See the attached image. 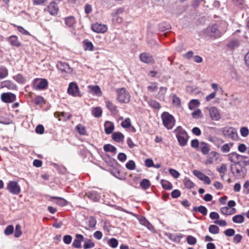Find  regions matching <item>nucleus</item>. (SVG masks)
Wrapping results in <instances>:
<instances>
[{
    "instance_id": "1",
    "label": "nucleus",
    "mask_w": 249,
    "mask_h": 249,
    "mask_svg": "<svg viewBox=\"0 0 249 249\" xmlns=\"http://www.w3.org/2000/svg\"><path fill=\"white\" fill-rule=\"evenodd\" d=\"M227 24L226 22H222L221 26L216 24L213 25L208 27L205 31L206 36L213 38H217L226 31Z\"/></svg>"
},
{
    "instance_id": "2",
    "label": "nucleus",
    "mask_w": 249,
    "mask_h": 249,
    "mask_svg": "<svg viewBox=\"0 0 249 249\" xmlns=\"http://www.w3.org/2000/svg\"><path fill=\"white\" fill-rule=\"evenodd\" d=\"M163 125L167 129H171L175 125L176 121L174 117L167 112H164L161 115Z\"/></svg>"
},
{
    "instance_id": "3",
    "label": "nucleus",
    "mask_w": 249,
    "mask_h": 249,
    "mask_svg": "<svg viewBox=\"0 0 249 249\" xmlns=\"http://www.w3.org/2000/svg\"><path fill=\"white\" fill-rule=\"evenodd\" d=\"M117 100L121 103H127L130 101V96L125 89L123 88L117 89Z\"/></svg>"
},
{
    "instance_id": "4",
    "label": "nucleus",
    "mask_w": 249,
    "mask_h": 249,
    "mask_svg": "<svg viewBox=\"0 0 249 249\" xmlns=\"http://www.w3.org/2000/svg\"><path fill=\"white\" fill-rule=\"evenodd\" d=\"M231 168L232 173L237 178L243 177L246 172V168L240 163L232 164Z\"/></svg>"
},
{
    "instance_id": "5",
    "label": "nucleus",
    "mask_w": 249,
    "mask_h": 249,
    "mask_svg": "<svg viewBox=\"0 0 249 249\" xmlns=\"http://www.w3.org/2000/svg\"><path fill=\"white\" fill-rule=\"evenodd\" d=\"M48 86L47 79L43 78H36L34 80L32 86L34 89L39 90L46 89Z\"/></svg>"
},
{
    "instance_id": "6",
    "label": "nucleus",
    "mask_w": 249,
    "mask_h": 249,
    "mask_svg": "<svg viewBox=\"0 0 249 249\" xmlns=\"http://www.w3.org/2000/svg\"><path fill=\"white\" fill-rule=\"evenodd\" d=\"M6 189L11 194L14 195H18L21 192L20 185L15 181H10L7 183Z\"/></svg>"
},
{
    "instance_id": "7",
    "label": "nucleus",
    "mask_w": 249,
    "mask_h": 249,
    "mask_svg": "<svg viewBox=\"0 0 249 249\" xmlns=\"http://www.w3.org/2000/svg\"><path fill=\"white\" fill-rule=\"evenodd\" d=\"M68 92L70 95L74 97H81L82 94L79 91L78 85L76 82H71L69 84Z\"/></svg>"
},
{
    "instance_id": "8",
    "label": "nucleus",
    "mask_w": 249,
    "mask_h": 249,
    "mask_svg": "<svg viewBox=\"0 0 249 249\" xmlns=\"http://www.w3.org/2000/svg\"><path fill=\"white\" fill-rule=\"evenodd\" d=\"M223 134L227 137L233 140H237L238 138L237 133L232 127H225L223 131Z\"/></svg>"
},
{
    "instance_id": "9",
    "label": "nucleus",
    "mask_w": 249,
    "mask_h": 249,
    "mask_svg": "<svg viewBox=\"0 0 249 249\" xmlns=\"http://www.w3.org/2000/svg\"><path fill=\"white\" fill-rule=\"evenodd\" d=\"M220 158L219 153L215 151H211L207 156L206 160L204 161V163L206 165L212 164L216 162Z\"/></svg>"
},
{
    "instance_id": "10",
    "label": "nucleus",
    "mask_w": 249,
    "mask_h": 249,
    "mask_svg": "<svg viewBox=\"0 0 249 249\" xmlns=\"http://www.w3.org/2000/svg\"><path fill=\"white\" fill-rule=\"evenodd\" d=\"M228 160L233 164L240 163L243 158V156L240 155L236 152H231L227 155Z\"/></svg>"
},
{
    "instance_id": "11",
    "label": "nucleus",
    "mask_w": 249,
    "mask_h": 249,
    "mask_svg": "<svg viewBox=\"0 0 249 249\" xmlns=\"http://www.w3.org/2000/svg\"><path fill=\"white\" fill-rule=\"evenodd\" d=\"M193 174L198 179L204 182L206 184L209 185L211 184V181L210 178L205 175L203 173L197 170H194L193 172Z\"/></svg>"
},
{
    "instance_id": "12",
    "label": "nucleus",
    "mask_w": 249,
    "mask_h": 249,
    "mask_svg": "<svg viewBox=\"0 0 249 249\" xmlns=\"http://www.w3.org/2000/svg\"><path fill=\"white\" fill-rule=\"evenodd\" d=\"M91 29L97 33H104L107 32V27L106 25L95 23L92 24Z\"/></svg>"
},
{
    "instance_id": "13",
    "label": "nucleus",
    "mask_w": 249,
    "mask_h": 249,
    "mask_svg": "<svg viewBox=\"0 0 249 249\" xmlns=\"http://www.w3.org/2000/svg\"><path fill=\"white\" fill-rule=\"evenodd\" d=\"M56 67L62 72L71 73L72 71V69L69 66L68 64L65 62H59L57 64Z\"/></svg>"
},
{
    "instance_id": "14",
    "label": "nucleus",
    "mask_w": 249,
    "mask_h": 249,
    "mask_svg": "<svg viewBox=\"0 0 249 249\" xmlns=\"http://www.w3.org/2000/svg\"><path fill=\"white\" fill-rule=\"evenodd\" d=\"M16 95L11 92L3 93L1 95V100L5 103H11L16 100Z\"/></svg>"
},
{
    "instance_id": "15",
    "label": "nucleus",
    "mask_w": 249,
    "mask_h": 249,
    "mask_svg": "<svg viewBox=\"0 0 249 249\" xmlns=\"http://www.w3.org/2000/svg\"><path fill=\"white\" fill-rule=\"evenodd\" d=\"M84 237L80 234L75 235V239H74L72 246L76 249H80L81 248V242L84 241Z\"/></svg>"
},
{
    "instance_id": "16",
    "label": "nucleus",
    "mask_w": 249,
    "mask_h": 249,
    "mask_svg": "<svg viewBox=\"0 0 249 249\" xmlns=\"http://www.w3.org/2000/svg\"><path fill=\"white\" fill-rule=\"evenodd\" d=\"M2 88H6L9 90H17V86L13 82L10 80L2 81L0 84Z\"/></svg>"
},
{
    "instance_id": "17",
    "label": "nucleus",
    "mask_w": 249,
    "mask_h": 249,
    "mask_svg": "<svg viewBox=\"0 0 249 249\" xmlns=\"http://www.w3.org/2000/svg\"><path fill=\"white\" fill-rule=\"evenodd\" d=\"M140 60L145 63H150L154 62V59L151 54L146 53H143L140 55Z\"/></svg>"
},
{
    "instance_id": "18",
    "label": "nucleus",
    "mask_w": 249,
    "mask_h": 249,
    "mask_svg": "<svg viewBox=\"0 0 249 249\" xmlns=\"http://www.w3.org/2000/svg\"><path fill=\"white\" fill-rule=\"evenodd\" d=\"M86 195L89 199L94 201H99L101 197L100 194L97 192L93 190L88 192L86 193Z\"/></svg>"
},
{
    "instance_id": "19",
    "label": "nucleus",
    "mask_w": 249,
    "mask_h": 249,
    "mask_svg": "<svg viewBox=\"0 0 249 249\" xmlns=\"http://www.w3.org/2000/svg\"><path fill=\"white\" fill-rule=\"evenodd\" d=\"M7 41L13 47H19L21 46V43L16 36H11L7 38Z\"/></svg>"
},
{
    "instance_id": "20",
    "label": "nucleus",
    "mask_w": 249,
    "mask_h": 249,
    "mask_svg": "<svg viewBox=\"0 0 249 249\" xmlns=\"http://www.w3.org/2000/svg\"><path fill=\"white\" fill-rule=\"evenodd\" d=\"M210 115L212 119L217 121L220 119V114L217 108L212 107L209 109Z\"/></svg>"
},
{
    "instance_id": "21",
    "label": "nucleus",
    "mask_w": 249,
    "mask_h": 249,
    "mask_svg": "<svg viewBox=\"0 0 249 249\" xmlns=\"http://www.w3.org/2000/svg\"><path fill=\"white\" fill-rule=\"evenodd\" d=\"M88 89H89V92L92 95L100 97L102 94L100 88L97 85L89 86Z\"/></svg>"
},
{
    "instance_id": "22",
    "label": "nucleus",
    "mask_w": 249,
    "mask_h": 249,
    "mask_svg": "<svg viewBox=\"0 0 249 249\" xmlns=\"http://www.w3.org/2000/svg\"><path fill=\"white\" fill-rule=\"evenodd\" d=\"M58 7L57 4L54 2H51L48 6V11L49 13L53 16L57 14L58 12Z\"/></svg>"
},
{
    "instance_id": "23",
    "label": "nucleus",
    "mask_w": 249,
    "mask_h": 249,
    "mask_svg": "<svg viewBox=\"0 0 249 249\" xmlns=\"http://www.w3.org/2000/svg\"><path fill=\"white\" fill-rule=\"evenodd\" d=\"M65 25L70 28H73L76 24V20L74 17L70 16L64 18Z\"/></svg>"
},
{
    "instance_id": "24",
    "label": "nucleus",
    "mask_w": 249,
    "mask_h": 249,
    "mask_svg": "<svg viewBox=\"0 0 249 249\" xmlns=\"http://www.w3.org/2000/svg\"><path fill=\"white\" fill-rule=\"evenodd\" d=\"M105 131L107 134H110L112 133L114 129V125L113 123L110 121H106L104 124Z\"/></svg>"
},
{
    "instance_id": "25",
    "label": "nucleus",
    "mask_w": 249,
    "mask_h": 249,
    "mask_svg": "<svg viewBox=\"0 0 249 249\" xmlns=\"http://www.w3.org/2000/svg\"><path fill=\"white\" fill-rule=\"evenodd\" d=\"M166 236L170 240L177 243L179 242L182 237V236L181 234L178 233H168L166 234Z\"/></svg>"
},
{
    "instance_id": "26",
    "label": "nucleus",
    "mask_w": 249,
    "mask_h": 249,
    "mask_svg": "<svg viewBox=\"0 0 249 249\" xmlns=\"http://www.w3.org/2000/svg\"><path fill=\"white\" fill-rule=\"evenodd\" d=\"M124 138V135L120 132H114L112 135V139L117 142H123Z\"/></svg>"
},
{
    "instance_id": "27",
    "label": "nucleus",
    "mask_w": 249,
    "mask_h": 249,
    "mask_svg": "<svg viewBox=\"0 0 249 249\" xmlns=\"http://www.w3.org/2000/svg\"><path fill=\"white\" fill-rule=\"evenodd\" d=\"M106 105L108 109H109L112 113L116 114L118 112L117 107L115 106L112 102L107 100L106 101Z\"/></svg>"
},
{
    "instance_id": "28",
    "label": "nucleus",
    "mask_w": 249,
    "mask_h": 249,
    "mask_svg": "<svg viewBox=\"0 0 249 249\" xmlns=\"http://www.w3.org/2000/svg\"><path fill=\"white\" fill-rule=\"evenodd\" d=\"M220 212L224 215H231L236 213V209L230 208L228 207H223L221 208Z\"/></svg>"
},
{
    "instance_id": "29",
    "label": "nucleus",
    "mask_w": 249,
    "mask_h": 249,
    "mask_svg": "<svg viewBox=\"0 0 249 249\" xmlns=\"http://www.w3.org/2000/svg\"><path fill=\"white\" fill-rule=\"evenodd\" d=\"M199 148L203 155H207L210 151V146L204 142H201Z\"/></svg>"
},
{
    "instance_id": "30",
    "label": "nucleus",
    "mask_w": 249,
    "mask_h": 249,
    "mask_svg": "<svg viewBox=\"0 0 249 249\" xmlns=\"http://www.w3.org/2000/svg\"><path fill=\"white\" fill-rule=\"evenodd\" d=\"M53 199H55L54 202L60 206H65L67 204V201L62 197H51L50 200L53 201Z\"/></svg>"
},
{
    "instance_id": "31",
    "label": "nucleus",
    "mask_w": 249,
    "mask_h": 249,
    "mask_svg": "<svg viewBox=\"0 0 249 249\" xmlns=\"http://www.w3.org/2000/svg\"><path fill=\"white\" fill-rule=\"evenodd\" d=\"M179 145L181 146H185L187 143L188 140V136L187 133L184 135L180 136L178 138H177Z\"/></svg>"
},
{
    "instance_id": "32",
    "label": "nucleus",
    "mask_w": 249,
    "mask_h": 249,
    "mask_svg": "<svg viewBox=\"0 0 249 249\" xmlns=\"http://www.w3.org/2000/svg\"><path fill=\"white\" fill-rule=\"evenodd\" d=\"M167 88L165 87H160L159 91L157 95V98L160 100H164L165 95L167 92Z\"/></svg>"
},
{
    "instance_id": "33",
    "label": "nucleus",
    "mask_w": 249,
    "mask_h": 249,
    "mask_svg": "<svg viewBox=\"0 0 249 249\" xmlns=\"http://www.w3.org/2000/svg\"><path fill=\"white\" fill-rule=\"evenodd\" d=\"M84 50L85 51H93L94 46L92 43L88 39L83 41Z\"/></svg>"
},
{
    "instance_id": "34",
    "label": "nucleus",
    "mask_w": 249,
    "mask_h": 249,
    "mask_svg": "<svg viewBox=\"0 0 249 249\" xmlns=\"http://www.w3.org/2000/svg\"><path fill=\"white\" fill-rule=\"evenodd\" d=\"M174 133L177 138L180 136L184 135L187 134L186 131L180 126H178L175 130Z\"/></svg>"
},
{
    "instance_id": "35",
    "label": "nucleus",
    "mask_w": 249,
    "mask_h": 249,
    "mask_svg": "<svg viewBox=\"0 0 249 249\" xmlns=\"http://www.w3.org/2000/svg\"><path fill=\"white\" fill-rule=\"evenodd\" d=\"M91 113L92 115L95 117H100L102 114V109L100 107H94L92 109Z\"/></svg>"
},
{
    "instance_id": "36",
    "label": "nucleus",
    "mask_w": 249,
    "mask_h": 249,
    "mask_svg": "<svg viewBox=\"0 0 249 249\" xmlns=\"http://www.w3.org/2000/svg\"><path fill=\"white\" fill-rule=\"evenodd\" d=\"M160 183L164 189L170 190L173 188L172 183L166 180L162 179L160 181Z\"/></svg>"
},
{
    "instance_id": "37",
    "label": "nucleus",
    "mask_w": 249,
    "mask_h": 249,
    "mask_svg": "<svg viewBox=\"0 0 249 249\" xmlns=\"http://www.w3.org/2000/svg\"><path fill=\"white\" fill-rule=\"evenodd\" d=\"M193 211L195 212H198L204 215H206L208 212L207 208L203 206H200L198 207H194Z\"/></svg>"
},
{
    "instance_id": "38",
    "label": "nucleus",
    "mask_w": 249,
    "mask_h": 249,
    "mask_svg": "<svg viewBox=\"0 0 249 249\" xmlns=\"http://www.w3.org/2000/svg\"><path fill=\"white\" fill-rule=\"evenodd\" d=\"M158 89V84L156 82H151L147 87V90L150 92H156Z\"/></svg>"
},
{
    "instance_id": "39",
    "label": "nucleus",
    "mask_w": 249,
    "mask_h": 249,
    "mask_svg": "<svg viewBox=\"0 0 249 249\" xmlns=\"http://www.w3.org/2000/svg\"><path fill=\"white\" fill-rule=\"evenodd\" d=\"M232 220L234 223L240 224L244 221V217L243 214H237L232 217Z\"/></svg>"
},
{
    "instance_id": "40",
    "label": "nucleus",
    "mask_w": 249,
    "mask_h": 249,
    "mask_svg": "<svg viewBox=\"0 0 249 249\" xmlns=\"http://www.w3.org/2000/svg\"><path fill=\"white\" fill-rule=\"evenodd\" d=\"M233 145L232 142L225 143L223 144L220 148L221 151L223 153H227L230 151L231 148Z\"/></svg>"
},
{
    "instance_id": "41",
    "label": "nucleus",
    "mask_w": 249,
    "mask_h": 249,
    "mask_svg": "<svg viewBox=\"0 0 249 249\" xmlns=\"http://www.w3.org/2000/svg\"><path fill=\"white\" fill-rule=\"evenodd\" d=\"M8 75V69L3 66H0V79L6 78Z\"/></svg>"
},
{
    "instance_id": "42",
    "label": "nucleus",
    "mask_w": 249,
    "mask_h": 249,
    "mask_svg": "<svg viewBox=\"0 0 249 249\" xmlns=\"http://www.w3.org/2000/svg\"><path fill=\"white\" fill-rule=\"evenodd\" d=\"M13 78L18 83L21 84H24L26 82L25 78L21 74H18L16 76H14Z\"/></svg>"
},
{
    "instance_id": "43",
    "label": "nucleus",
    "mask_w": 249,
    "mask_h": 249,
    "mask_svg": "<svg viewBox=\"0 0 249 249\" xmlns=\"http://www.w3.org/2000/svg\"><path fill=\"white\" fill-rule=\"evenodd\" d=\"M104 150L106 152H110L114 154L116 153L117 151L116 147L110 144L104 145Z\"/></svg>"
},
{
    "instance_id": "44",
    "label": "nucleus",
    "mask_w": 249,
    "mask_h": 249,
    "mask_svg": "<svg viewBox=\"0 0 249 249\" xmlns=\"http://www.w3.org/2000/svg\"><path fill=\"white\" fill-rule=\"evenodd\" d=\"M200 102L198 100L192 99L191 100L188 105L189 108L191 110H193L195 107L199 105Z\"/></svg>"
},
{
    "instance_id": "45",
    "label": "nucleus",
    "mask_w": 249,
    "mask_h": 249,
    "mask_svg": "<svg viewBox=\"0 0 249 249\" xmlns=\"http://www.w3.org/2000/svg\"><path fill=\"white\" fill-rule=\"evenodd\" d=\"M97 221L93 216H90L88 220V225L90 228H94L96 225Z\"/></svg>"
},
{
    "instance_id": "46",
    "label": "nucleus",
    "mask_w": 249,
    "mask_h": 249,
    "mask_svg": "<svg viewBox=\"0 0 249 249\" xmlns=\"http://www.w3.org/2000/svg\"><path fill=\"white\" fill-rule=\"evenodd\" d=\"M95 246V244L90 239H87L85 240L83 245L84 249H88L93 248Z\"/></svg>"
},
{
    "instance_id": "47",
    "label": "nucleus",
    "mask_w": 249,
    "mask_h": 249,
    "mask_svg": "<svg viewBox=\"0 0 249 249\" xmlns=\"http://www.w3.org/2000/svg\"><path fill=\"white\" fill-rule=\"evenodd\" d=\"M209 231L214 234H216L219 233V229L215 225H211L209 227Z\"/></svg>"
},
{
    "instance_id": "48",
    "label": "nucleus",
    "mask_w": 249,
    "mask_h": 249,
    "mask_svg": "<svg viewBox=\"0 0 249 249\" xmlns=\"http://www.w3.org/2000/svg\"><path fill=\"white\" fill-rule=\"evenodd\" d=\"M140 185L142 189H147L149 187L150 183L149 180L143 179L141 181Z\"/></svg>"
},
{
    "instance_id": "49",
    "label": "nucleus",
    "mask_w": 249,
    "mask_h": 249,
    "mask_svg": "<svg viewBox=\"0 0 249 249\" xmlns=\"http://www.w3.org/2000/svg\"><path fill=\"white\" fill-rule=\"evenodd\" d=\"M76 128L80 135H85L86 134L87 131L86 128L83 125L79 124L76 126Z\"/></svg>"
},
{
    "instance_id": "50",
    "label": "nucleus",
    "mask_w": 249,
    "mask_h": 249,
    "mask_svg": "<svg viewBox=\"0 0 249 249\" xmlns=\"http://www.w3.org/2000/svg\"><path fill=\"white\" fill-rule=\"evenodd\" d=\"M148 104L151 107L155 109H159L160 107L159 103L154 100H149Z\"/></svg>"
},
{
    "instance_id": "51",
    "label": "nucleus",
    "mask_w": 249,
    "mask_h": 249,
    "mask_svg": "<svg viewBox=\"0 0 249 249\" xmlns=\"http://www.w3.org/2000/svg\"><path fill=\"white\" fill-rule=\"evenodd\" d=\"M184 184L186 188L192 189L194 186V183L188 178H185L184 180Z\"/></svg>"
},
{
    "instance_id": "52",
    "label": "nucleus",
    "mask_w": 249,
    "mask_h": 249,
    "mask_svg": "<svg viewBox=\"0 0 249 249\" xmlns=\"http://www.w3.org/2000/svg\"><path fill=\"white\" fill-rule=\"evenodd\" d=\"M192 116L193 118L198 119L202 117L201 111L199 109H197L194 110L192 113Z\"/></svg>"
},
{
    "instance_id": "53",
    "label": "nucleus",
    "mask_w": 249,
    "mask_h": 249,
    "mask_svg": "<svg viewBox=\"0 0 249 249\" xmlns=\"http://www.w3.org/2000/svg\"><path fill=\"white\" fill-rule=\"evenodd\" d=\"M126 168L129 170H133L135 169L136 164L134 160H130L125 164Z\"/></svg>"
},
{
    "instance_id": "54",
    "label": "nucleus",
    "mask_w": 249,
    "mask_h": 249,
    "mask_svg": "<svg viewBox=\"0 0 249 249\" xmlns=\"http://www.w3.org/2000/svg\"><path fill=\"white\" fill-rule=\"evenodd\" d=\"M239 42L237 40H233L231 41L227 45L228 47L231 49H233L239 46Z\"/></svg>"
},
{
    "instance_id": "55",
    "label": "nucleus",
    "mask_w": 249,
    "mask_h": 249,
    "mask_svg": "<svg viewBox=\"0 0 249 249\" xmlns=\"http://www.w3.org/2000/svg\"><path fill=\"white\" fill-rule=\"evenodd\" d=\"M108 245L113 248H115L118 246V240L114 238H111L108 241Z\"/></svg>"
},
{
    "instance_id": "56",
    "label": "nucleus",
    "mask_w": 249,
    "mask_h": 249,
    "mask_svg": "<svg viewBox=\"0 0 249 249\" xmlns=\"http://www.w3.org/2000/svg\"><path fill=\"white\" fill-rule=\"evenodd\" d=\"M186 241L188 244L191 245H194L196 243V238L192 235L187 236Z\"/></svg>"
},
{
    "instance_id": "57",
    "label": "nucleus",
    "mask_w": 249,
    "mask_h": 249,
    "mask_svg": "<svg viewBox=\"0 0 249 249\" xmlns=\"http://www.w3.org/2000/svg\"><path fill=\"white\" fill-rule=\"evenodd\" d=\"M112 21L114 24L120 23L122 22V18L119 15L112 14Z\"/></svg>"
},
{
    "instance_id": "58",
    "label": "nucleus",
    "mask_w": 249,
    "mask_h": 249,
    "mask_svg": "<svg viewBox=\"0 0 249 249\" xmlns=\"http://www.w3.org/2000/svg\"><path fill=\"white\" fill-rule=\"evenodd\" d=\"M131 121L129 118H126L124 121L121 123V126L124 128H127L130 127Z\"/></svg>"
},
{
    "instance_id": "59",
    "label": "nucleus",
    "mask_w": 249,
    "mask_h": 249,
    "mask_svg": "<svg viewBox=\"0 0 249 249\" xmlns=\"http://www.w3.org/2000/svg\"><path fill=\"white\" fill-rule=\"evenodd\" d=\"M169 172L170 175L175 178H178L179 176V173L175 169L170 168L169 169Z\"/></svg>"
},
{
    "instance_id": "60",
    "label": "nucleus",
    "mask_w": 249,
    "mask_h": 249,
    "mask_svg": "<svg viewBox=\"0 0 249 249\" xmlns=\"http://www.w3.org/2000/svg\"><path fill=\"white\" fill-rule=\"evenodd\" d=\"M241 135L242 137H247L249 133V130L248 128L246 127H242L240 128V130Z\"/></svg>"
},
{
    "instance_id": "61",
    "label": "nucleus",
    "mask_w": 249,
    "mask_h": 249,
    "mask_svg": "<svg viewBox=\"0 0 249 249\" xmlns=\"http://www.w3.org/2000/svg\"><path fill=\"white\" fill-rule=\"evenodd\" d=\"M72 238L71 235H66L64 236L63 240L65 244L67 245H69L71 243Z\"/></svg>"
},
{
    "instance_id": "62",
    "label": "nucleus",
    "mask_w": 249,
    "mask_h": 249,
    "mask_svg": "<svg viewBox=\"0 0 249 249\" xmlns=\"http://www.w3.org/2000/svg\"><path fill=\"white\" fill-rule=\"evenodd\" d=\"M21 234L22 232L21 231V227L18 224L16 226L15 236L16 237H19L21 236Z\"/></svg>"
},
{
    "instance_id": "63",
    "label": "nucleus",
    "mask_w": 249,
    "mask_h": 249,
    "mask_svg": "<svg viewBox=\"0 0 249 249\" xmlns=\"http://www.w3.org/2000/svg\"><path fill=\"white\" fill-rule=\"evenodd\" d=\"M14 231V227L12 225L8 226L4 231V233L6 235L11 234Z\"/></svg>"
},
{
    "instance_id": "64",
    "label": "nucleus",
    "mask_w": 249,
    "mask_h": 249,
    "mask_svg": "<svg viewBox=\"0 0 249 249\" xmlns=\"http://www.w3.org/2000/svg\"><path fill=\"white\" fill-rule=\"evenodd\" d=\"M235 233V231L233 229H228L224 231V234L226 236L228 237H231L234 235Z\"/></svg>"
}]
</instances>
